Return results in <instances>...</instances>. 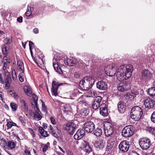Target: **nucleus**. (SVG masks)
<instances>
[{"label": "nucleus", "mask_w": 155, "mask_h": 155, "mask_svg": "<svg viewBox=\"0 0 155 155\" xmlns=\"http://www.w3.org/2000/svg\"><path fill=\"white\" fill-rule=\"evenodd\" d=\"M133 69V66L130 64L120 66L116 73L118 80L122 81L127 79L131 76Z\"/></svg>", "instance_id": "obj_1"}, {"label": "nucleus", "mask_w": 155, "mask_h": 155, "mask_svg": "<svg viewBox=\"0 0 155 155\" xmlns=\"http://www.w3.org/2000/svg\"><path fill=\"white\" fill-rule=\"evenodd\" d=\"M95 82L94 79L92 77H85L80 81V87L83 90H88L91 88Z\"/></svg>", "instance_id": "obj_2"}, {"label": "nucleus", "mask_w": 155, "mask_h": 155, "mask_svg": "<svg viewBox=\"0 0 155 155\" xmlns=\"http://www.w3.org/2000/svg\"><path fill=\"white\" fill-rule=\"evenodd\" d=\"M142 114V110L140 107L137 106L134 107L131 110L130 117L134 120L138 121L140 119Z\"/></svg>", "instance_id": "obj_3"}, {"label": "nucleus", "mask_w": 155, "mask_h": 155, "mask_svg": "<svg viewBox=\"0 0 155 155\" xmlns=\"http://www.w3.org/2000/svg\"><path fill=\"white\" fill-rule=\"evenodd\" d=\"M64 59H60L59 60L55 59V61L53 60V66L54 70L58 73L62 74L63 73V71L61 68V67L64 66V64H65Z\"/></svg>", "instance_id": "obj_4"}, {"label": "nucleus", "mask_w": 155, "mask_h": 155, "mask_svg": "<svg viewBox=\"0 0 155 155\" xmlns=\"http://www.w3.org/2000/svg\"><path fill=\"white\" fill-rule=\"evenodd\" d=\"M134 127L132 125H129L125 127L122 132V136L125 138L129 137L134 134Z\"/></svg>", "instance_id": "obj_5"}, {"label": "nucleus", "mask_w": 155, "mask_h": 155, "mask_svg": "<svg viewBox=\"0 0 155 155\" xmlns=\"http://www.w3.org/2000/svg\"><path fill=\"white\" fill-rule=\"evenodd\" d=\"M117 67L114 64L112 63L108 65L104 68L105 73L109 76H114L116 73Z\"/></svg>", "instance_id": "obj_6"}, {"label": "nucleus", "mask_w": 155, "mask_h": 155, "mask_svg": "<svg viewBox=\"0 0 155 155\" xmlns=\"http://www.w3.org/2000/svg\"><path fill=\"white\" fill-rule=\"evenodd\" d=\"M139 143L141 148L143 150H147L151 145V141L150 139L146 137L140 139Z\"/></svg>", "instance_id": "obj_7"}, {"label": "nucleus", "mask_w": 155, "mask_h": 155, "mask_svg": "<svg viewBox=\"0 0 155 155\" xmlns=\"http://www.w3.org/2000/svg\"><path fill=\"white\" fill-rule=\"evenodd\" d=\"M105 136L108 137L111 136L114 133V128L110 123H107L104 125Z\"/></svg>", "instance_id": "obj_8"}, {"label": "nucleus", "mask_w": 155, "mask_h": 155, "mask_svg": "<svg viewBox=\"0 0 155 155\" xmlns=\"http://www.w3.org/2000/svg\"><path fill=\"white\" fill-rule=\"evenodd\" d=\"M6 76L4 80L2 77V75L0 74V81L2 84L5 83V87L7 88H8L10 86V84L12 82V79L10 75L8 72H7L5 74Z\"/></svg>", "instance_id": "obj_9"}, {"label": "nucleus", "mask_w": 155, "mask_h": 155, "mask_svg": "<svg viewBox=\"0 0 155 155\" xmlns=\"http://www.w3.org/2000/svg\"><path fill=\"white\" fill-rule=\"evenodd\" d=\"M77 128L76 125L72 121L67 123L65 127V129L70 135H73Z\"/></svg>", "instance_id": "obj_10"}, {"label": "nucleus", "mask_w": 155, "mask_h": 155, "mask_svg": "<svg viewBox=\"0 0 155 155\" xmlns=\"http://www.w3.org/2000/svg\"><path fill=\"white\" fill-rule=\"evenodd\" d=\"M129 146V142L126 140H124L119 144L118 148L120 151L123 153H125L128 151Z\"/></svg>", "instance_id": "obj_11"}, {"label": "nucleus", "mask_w": 155, "mask_h": 155, "mask_svg": "<svg viewBox=\"0 0 155 155\" xmlns=\"http://www.w3.org/2000/svg\"><path fill=\"white\" fill-rule=\"evenodd\" d=\"M84 131L91 133L95 129V125L91 121H87L84 124Z\"/></svg>", "instance_id": "obj_12"}, {"label": "nucleus", "mask_w": 155, "mask_h": 155, "mask_svg": "<svg viewBox=\"0 0 155 155\" xmlns=\"http://www.w3.org/2000/svg\"><path fill=\"white\" fill-rule=\"evenodd\" d=\"M129 89V83L126 81L120 83L117 86L118 91L122 93L126 91H127Z\"/></svg>", "instance_id": "obj_13"}, {"label": "nucleus", "mask_w": 155, "mask_h": 155, "mask_svg": "<svg viewBox=\"0 0 155 155\" xmlns=\"http://www.w3.org/2000/svg\"><path fill=\"white\" fill-rule=\"evenodd\" d=\"M102 100V98L100 96H98L94 99L92 105L93 109L97 110L98 109Z\"/></svg>", "instance_id": "obj_14"}, {"label": "nucleus", "mask_w": 155, "mask_h": 155, "mask_svg": "<svg viewBox=\"0 0 155 155\" xmlns=\"http://www.w3.org/2000/svg\"><path fill=\"white\" fill-rule=\"evenodd\" d=\"M155 101L152 99L147 98L144 100V104L148 109L152 108L155 105Z\"/></svg>", "instance_id": "obj_15"}, {"label": "nucleus", "mask_w": 155, "mask_h": 155, "mask_svg": "<svg viewBox=\"0 0 155 155\" xmlns=\"http://www.w3.org/2000/svg\"><path fill=\"white\" fill-rule=\"evenodd\" d=\"M62 84V83H59L55 81H52L51 91L52 93L55 96L58 95V87Z\"/></svg>", "instance_id": "obj_16"}, {"label": "nucleus", "mask_w": 155, "mask_h": 155, "mask_svg": "<svg viewBox=\"0 0 155 155\" xmlns=\"http://www.w3.org/2000/svg\"><path fill=\"white\" fill-rule=\"evenodd\" d=\"M100 113L103 116H106L108 115L107 107L105 103H102L99 106Z\"/></svg>", "instance_id": "obj_17"}, {"label": "nucleus", "mask_w": 155, "mask_h": 155, "mask_svg": "<svg viewBox=\"0 0 155 155\" xmlns=\"http://www.w3.org/2000/svg\"><path fill=\"white\" fill-rule=\"evenodd\" d=\"M85 135L84 130L82 129H80L78 130L74 135V138L75 140H79L82 138Z\"/></svg>", "instance_id": "obj_18"}, {"label": "nucleus", "mask_w": 155, "mask_h": 155, "mask_svg": "<svg viewBox=\"0 0 155 155\" xmlns=\"http://www.w3.org/2000/svg\"><path fill=\"white\" fill-rule=\"evenodd\" d=\"M94 147L97 150H102L104 146V142L102 139L96 141L94 143Z\"/></svg>", "instance_id": "obj_19"}, {"label": "nucleus", "mask_w": 155, "mask_h": 155, "mask_svg": "<svg viewBox=\"0 0 155 155\" xmlns=\"http://www.w3.org/2000/svg\"><path fill=\"white\" fill-rule=\"evenodd\" d=\"M96 85L97 88L101 90H104L107 88V83L103 81H98Z\"/></svg>", "instance_id": "obj_20"}, {"label": "nucleus", "mask_w": 155, "mask_h": 155, "mask_svg": "<svg viewBox=\"0 0 155 155\" xmlns=\"http://www.w3.org/2000/svg\"><path fill=\"white\" fill-rule=\"evenodd\" d=\"M65 65L69 66H74L76 64L77 60L74 58L70 57V58H66V60H65Z\"/></svg>", "instance_id": "obj_21"}, {"label": "nucleus", "mask_w": 155, "mask_h": 155, "mask_svg": "<svg viewBox=\"0 0 155 155\" xmlns=\"http://www.w3.org/2000/svg\"><path fill=\"white\" fill-rule=\"evenodd\" d=\"M152 75L149 71L145 70L142 71V78L146 79H150L152 77Z\"/></svg>", "instance_id": "obj_22"}, {"label": "nucleus", "mask_w": 155, "mask_h": 155, "mask_svg": "<svg viewBox=\"0 0 155 155\" xmlns=\"http://www.w3.org/2000/svg\"><path fill=\"white\" fill-rule=\"evenodd\" d=\"M118 110L119 112L121 114L124 113L126 110V106L124 103L120 101L118 102L117 104Z\"/></svg>", "instance_id": "obj_23"}, {"label": "nucleus", "mask_w": 155, "mask_h": 155, "mask_svg": "<svg viewBox=\"0 0 155 155\" xmlns=\"http://www.w3.org/2000/svg\"><path fill=\"white\" fill-rule=\"evenodd\" d=\"M84 150L86 153H89L91 151V148L90 146L89 143L86 141H83L82 143Z\"/></svg>", "instance_id": "obj_24"}, {"label": "nucleus", "mask_w": 155, "mask_h": 155, "mask_svg": "<svg viewBox=\"0 0 155 155\" xmlns=\"http://www.w3.org/2000/svg\"><path fill=\"white\" fill-rule=\"evenodd\" d=\"M17 66L19 72L24 71L25 68L23 61L19 59L17 60Z\"/></svg>", "instance_id": "obj_25"}, {"label": "nucleus", "mask_w": 155, "mask_h": 155, "mask_svg": "<svg viewBox=\"0 0 155 155\" xmlns=\"http://www.w3.org/2000/svg\"><path fill=\"white\" fill-rule=\"evenodd\" d=\"M115 140L112 138L110 137L107 140V148L109 150H110L114 145Z\"/></svg>", "instance_id": "obj_26"}, {"label": "nucleus", "mask_w": 155, "mask_h": 155, "mask_svg": "<svg viewBox=\"0 0 155 155\" xmlns=\"http://www.w3.org/2000/svg\"><path fill=\"white\" fill-rule=\"evenodd\" d=\"M5 144H6V147L7 149L9 150H12L14 148L15 146V144L14 142L9 141L7 143L5 141Z\"/></svg>", "instance_id": "obj_27"}, {"label": "nucleus", "mask_w": 155, "mask_h": 155, "mask_svg": "<svg viewBox=\"0 0 155 155\" xmlns=\"http://www.w3.org/2000/svg\"><path fill=\"white\" fill-rule=\"evenodd\" d=\"M24 89L26 94L29 96H31L32 94V90L30 87L26 86L24 87Z\"/></svg>", "instance_id": "obj_28"}, {"label": "nucleus", "mask_w": 155, "mask_h": 155, "mask_svg": "<svg viewBox=\"0 0 155 155\" xmlns=\"http://www.w3.org/2000/svg\"><path fill=\"white\" fill-rule=\"evenodd\" d=\"M137 94L136 92H131L129 93H127L126 94V96L127 97V98H129L130 101H132L134 98L137 95Z\"/></svg>", "instance_id": "obj_29"}, {"label": "nucleus", "mask_w": 155, "mask_h": 155, "mask_svg": "<svg viewBox=\"0 0 155 155\" xmlns=\"http://www.w3.org/2000/svg\"><path fill=\"white\" fill-rule=\"evenodd\" d=\"M39 131L41 133L42 136L45 137H46L49 136V134H48L47 131L44 130L43 127H40L39 128Z\"/></svg>", "instance_id": "obj_30"}, {"label": "nucleus", "mask_w": 155, "mask_h": 155, "mask_svg": "<svg viewBox=\"0 0 155 155\" xmlns=\"http://www.w3.org/2000/svg\"><path fill=\"white\" fill-rule=\"evenodd\" d=\"M94 134L97 137L101 136L102 133V130L100 127L96 128L94 131Z\"/></svg>", "instance_id": "obj_31"}, {"label": "nucleus", "mask_w": 155, "mask_h": 155, "mask_svg": "<svg viewBox=\"0 0 155 155\" xmlns=\"http://www.w3.org/2000/svg\"><path fill=\"white\" fill-rule=\"evenodd\" d=\"M148 94L151 96H155V87L153 86L149 88L147 91Z\"/></svg>", "instance_id": "obj_32"}, {"label": "nucleus", "mask_w": 155, "mask_h": 155, "mask_svg": "<svg viewBox=\"0 0 155 155\" xmlns=\"http://www.w3.org/2000/svg\"><path fill=\"white\" fill-rule=\"evenodd\" d=\"M63 110L64 112H70L71 110V105L69 104H66L63 107Z\"/></svg>", "instance_id": "obj_33"}, {"label": "nucleus", "mask_w": 155, "mask_h": 155, "mask_svg": "<svg viewBox=\"0 0 155 155\" xmlns=\"http://www.w3.org/2000/svg\"><path fill=\"white\" fill-rule=\"evenodd\" d=\"M81 112L82 115L86 116L89 113V110L87 108H83L81 110Z\"/></svg>", "instance_id": "obj_34"}, {"label": "nucleus", "mask_w": 155, "mask_h": 155, "mask_svg": "<svg viewBox=\"0 0 155 155\" xmlns=\"http://www.w3.org/2000/svg\"><path fill=\"white\" fill-rule=\"evenodd\" d=\"M39 112L38 111H36L34 115V119L38 120H41L42 118V117Z\"/></svg>", "instance_id": "obj_35"}, {"label": "nucleus", "mask_w": 155, "mask_h": 155, "mask_svg": "<svg viewBox=\"0 0 155 155\" xmlns=\"http://www.w3.org/2000/svg\"><path fill=\"white\" fill-rule=\"evenodd\" d=\"M7 56H5L3 58L2 63H3L4 67L6 68L7 64L10 63V62L7 59Z\"/></svg>", "instance_id": "obj_36"}, {"label": "nucleus", "mask_w": 155, "mask_h": 155, "mask_svg": "<svg viewBox=\"0 0 155 155\" xmlns=\"http://www.w3.org/2000/svg\"><path fill=\"white\" fill-rule=\"evenodd\" d=\"M37 58H37V60H38V61L39 62V63L41 64H44V61L43 60L44 55L42 54H40L39 55H38Z\"/></svg>", "instance_id": "obj_37"}, {"label": "nucleus", "mask_w": 155, "mask_h": 155, "mask_svg": "<svg viewBox=\"0 0 155 155\" xmlns=\"http://www.w3.org/2000/svg\"><path fill=\"white\" fill-rule=\"evenodd\" d=\"M78 102L77 103L78 105H80L82 104H83L85 103V101L83 97L81 96L78 99Z\"/></svg>", "instance_id": "obj_38"}, {"label": "nucleus", "mask_w": 155, "mask_h": 155, "mask_svg": "<svg viewBox=\"0 0 155 155\" xmlns=\"http://www.w3.org/2000/svg\"><path fill=\"white\" fill-rule=\"evenodd\" d=\"M16 124L13 122L11 121H9L7 122V129L11 128L12 126H16Z\"/></svg>", "instance_id": "obj_39"}, {"label": "nucleus", "mask_w": 155, "mask_h": 155, "mask_svg": "<svg viewBox=\"0 0 155 155\" xmlns=\"http://www.w3.org/2000/svg\"><path fill=\"white\" fill-rule=\"evenodd\" d=\"M10 106L13 111H15L18 107L17 105L15 103L12 102L10 103Z\"/></svg>", "instance_id": "obj_40"}, {"label": "nucleus", "mask_w": 155, "mask_h": 155, "mask_svg": "<svg viewBox=\"0 0 155 155\" xmlns=\"http://www.w3.org/2000/svg\"><path fill=\"white\" fill-rule=\"evenodd\" d=\"M146 130L150 133H155V127H151L147 126L146 128Z\"/></svg>", "instance_id": "obj_41"}, {"label": "nucleus", "mask_w": 155, "mask_h": 155, "mask_svg": "<svg viewBox=\"0 0 155 155\" xmlns=\"http://www.w3.org/2000/svg\"><path fill=\"white\" fill-rule=\"evenodd\" d=\"M19 120L22 124L25 126L26 124V120L24 117L20 116L19 117Z\"/></svg>", "instance_id": "obj_42"}, {"label": "nucleus", "mask_w": 155, "mask_h": 155, "mask_svg": "<svg viewBox=\"0 0 155 155\" xmlns=\"http://www.w3.org/2000/svg\"><path fill=\"white\" fill-rule=\"evenodd\" d=\"M24 72H21L19 74L18 78L19 81L21 82H23L24 81Z\"/></svg>", "instance_id": "obj_43"}, {"label": "nucleus", "mask_w": 155, "mask_h": 155, "mask_svg": "<svg viewBox=\"0 0 155 155\" xmlns=\"http://www.w3.org/2000/svg\"><path fill=\"white\" fill-rule=\"evenodd\" d=\"M11 74L12 79L14 80H15L17 79V75L15 69H13L12 71Z\"/></svg>", "instance_id": "obj_44"}, {"label": "nucleus", "mask_w": 155, "mask_h": 155, "mask_svg": "<svg viewBox=\"0 0 155 155\" xmlns=\"http://www.w3.org/2000/svg\"><path fill=\"white\" fill-rule=\"evenodd\" d=\"M3 53L5 56H7L8 54L7 47L5 45H4L2 48Z\"/></svg>", "instance_id": "obj_45"}, {"label": "nucleus", "mask_w": 155, "mask_h": 155, "mask_svg": "<svg viewBox=\"0 0 155 155\" xmlns=\"http://www.w3.org/2000/svg\"><path fill=\"white\" fill-rule=\"evenodd\" d=\"M150 119L151 121L155 123V111L154 112L151 114Z\"/></svg>", "instance_id": "obj_46"}, {"label": "nucleus", "mask_w": 155, "mask_h": 155, "mask_svg": "<svg viewBox=\"0 0 155 155\" xmlns=\"http://www.w3.org/2000/svg\"><path fill=\"white\" fill-rule=\"evenodd\" d=\"M28 11L26 12L25 13V15L27 16H30L31 14V8L29 7V9L28 8Z\"/></svg>", "instance_id": "obj_47"}, {"label": "nucleus", "mask_w": 155, "mask_h": 155, "mask_svg": "<svg viewBox=\"0 0 155 155\" xmlns=\"http://www.w3.org/2000/svg\"><path fill=\"white\" fill-rule=\"evenodd\" d=\"M5 41H6L7 44H10L12 42V39L11 38H6L5 39Z\"/></svg>", "instance_id": "obj_48"}, {"label": "nucleus", "mask_w": 155, "mask_h": 155, "mask_svg": "<svg viewBox=\"0 0 155 155\" xmlns=\"http://www.w3.org/2000/svg\"><path fill=\"white\" fill-rule=\"evenodd\" d=\"M42 110H43L44 111L47 112V108L45 106V103L43 102H42Z\"/></svg>", "instance_id": "obj_49"}, {"label": "nucleus", "mask_w": 155, "mask_h": 155, "mask_svg": "<svg viewBox=\"0 0 155 155\" xmlns=\"http://www.w3.org/2000/svg\"><path fill=\"white\" fill-rule=\"evenodd\" d=\"M50 120L51 123L53 124H56V122L55 119L53 117H51L50 118Z\"/></svg>", "instance_id": "obj_50"}, {"label": "nucleus", "mask_w": 155, "mask_h": 155, "mask_svg": "<svg viewBox=\"0 0 155 155\" xmlns=\"http://www.w3.org/2000/svg\"><path fill=\"white\" fill-rule=\"evenodd\" d=\"M74 76L76 78H78L80 77V74L79 72H75L74 73Z\"/></svg>", "instance_id": "obj_51"}, {"label": "nucleus", "mask_w": 155, "mask_h": 155, "mask_svg": "<svg viewBox=\"0 0 155 155\" xmlns=\"http://www.w3.org/2000/svg\"><path fill=\"white\" fill-rule=\"evenodd\" d=\"M30 133L32 135L33 137H35L36 134H35V132L32 129H31Z\"/></svg>", "instance_id": "obj_52"}, {"label": "nucleus", "mask_w": 155, "mask_h": 155, "mask_svg": "<svg viewBox=\"0 0 155 155\" xmlns=\"http://www.w3.org/2000/svg\"><path fill=\"white\" fill-rule=\"evenodd\" d=\"M29 48H32V47L34 46V44L32 42V41H29Z\"/></svg>", "instance_id": "obj_53"}, {"label": "nucleus", "mask_w": 155, "mask_h": 155, "mask_svg": "<svg viewBox=\"0 0 155 155\" xmlns=\"http://www.w3.org/2000/svg\"><path fill=\"white\" fill-rule=\"evenodd\" d=\"M48 147V145H45L42 149V150L43 152H45L46 151Z\"/></svg>", "instance_id": "obj_54"}, {"label": "nucleus", "mask_w": 155, "mask_h": 155, "mask_svg": "<svg viewBox=\"0 0 155 155\" xmlns=\"http://www.w3.org/2000/svg\"><path fill=\"white\" fill-rule=\"evenodd\" d=\"M67 155H74L72 152L70 150H68L66 151Z\"/></svg>", "instance_id": "obj_55"}, {"label": "nucleus", "mask_w": 155, "mask_h": 155, "mask_svg": "<svg viewBox=\"0 0 155 155\" xmlns=\"http://www.w3.org/2000/svg\"><path fill=\"white\" fill-rule=\"evenodd\" d=\"M17 20L20 23H21L22 22V17L20 16L17 18Z\"/></svg>", "instance_id": "obj_56"}, {"label": "nucleus", "mask_w": 155, "mask_h": 155, "mask_svg": "<svg viewBox=\"0 0 155 155\" xmlns=\"http://www.w3.org/2000/svg\"><path fill=\"white\" fill-rule=\"evenodd\" d=\"M35 107H36L37 109V110L36 111L40 112L41 113V112L40 111L38 107L37 101H35Z\"/></svg>", "instance_id": "obj_57"}, {"label": "nucleus", "mask_w": 155, "mask_h": 155, "mask_svg": "<svg viewBox=\"0 0 155 155\" xmlns=\"http://www.w3.org/2000/svg\"><path fill=\"white\" fill-rule=\"evenodd\" d=\"M33 95H34L33 97L34 98L35 102V101H38V96L34 94Z\"/></svg>", "instance_id": "obj_58"}, {"label": "nucleus", "mask_w": 155, "mask_h": 155, "mask_svg": "<svg viewBox=\"0 0 155 155\" xmlns=\"http://www.w3.org/2000/svg\"><path fill=\"white\" fill-rule=\"evenodd\" d=\"M24 108L25 110H28V106L26 103H25L24 105Z\"/></svg>", "instance_id": "obj_59"}, {"label": "nucleus", "mask_w": 155, "mask_h": 155, "mask_svg": "<svg viewBox=\"0 0 155 155\" xmlns=\"http://www.w3.org/2000/svg\"><path fill=\"white\" fill-rule=\"evenodd\" d=\"M51 134L54 137H57L58 136V135L55 132H54L53 131L51 132Z\"/></svg>", "instance_id": "obj_60"}, {"label": "nucleus", "mask_w": 155, "mask_h": 155, "mask_svg": "<svg viewBox=\"0 0 155 155\" xmlns=\"http://www.w3.org/2000/svg\"><path fill=\"white\" fill-rule=\"evenodd\" d=\"M49 131L50 133H51L52 131H53V127L51 125H50V126L49 127Z\"/></svg>", "instance_id": "obj_61"}, {"label": "nucleus", "mask_w": 155, "mask_h": 155, "mask_svg": "<svg viewBox=\"0 0 155 155\" xmlns=\"http://www.w3.org/2000/svg\"><path fill=\"white\" fill-rule=\"evenodd\" d=\"M34 32L35 34H38V29L37 28H35L33 29Z\"/></svg>", "instance_id": "obj_62"}, {"label": "nucleus", "mask_w": 155, "mask_h": 155, "mask_svg": "<svg viewBox=\"0 0 155 155\" xmlns=\"http://www.w3.org/2000/svg\"><path fill=\"white\" fill-rule=\"evenodd\" d=\"M20 102L21 103V104L23 105H24L25 103H26L25 101L23 99L20 100Z\"/></svg>", "instance_id": "obj_63"}, {"label": "nucleus", "mask_w": 155, "mask_h": 155, "mask_svg": "<svg viewBox=\"0 0 155 155\" xmlns=\"http://www.w3.org/2000/svg\"><path fill=\"white\" fill-rule=\"evenodd\" d=\"M25 153L26 154V155H31V153L29 150H25Z\"/></svg>", "instance_id": "obj_64"}]
</instances>
